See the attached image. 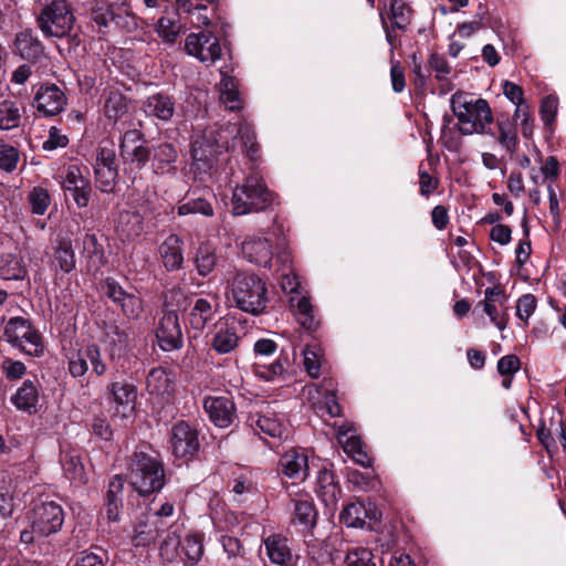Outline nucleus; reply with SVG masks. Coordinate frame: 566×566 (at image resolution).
<instances>
[{
  "label": "nucleus",
  "mask_w": 566,
  "mask_h": 566,
  "mask_svg": "<svg viewBox=\"0 0 566 566\" xmlns=\"http://www.w3.org/2000/svg\"><path fill=\"white\" fill-rule=\"evenodd\" d=\"M310 556L308 564H317L322 566L331 565V554L327 545L323 541L314 539L307 543Z\"/></svg>",
  "instance_id": "6e6d98bb"
},
{
  "label": "nucleus",
  "mask_w": 566,
  "mask_h": 566,
  "mask_svg": "<svg viewBox=\"0 0 566 566\" xmlns=\"http://www.w3.org/2000/svg\"><path fill=\"white\" fill-rule=\"evenodd\" d=\"M105 115L117 119L127 112V98L118 92H111L104 104Z\"/></svg>",
  "instance_id": "603ef678"
},
{
  "label": "nucleus",
  "mask_w": 566,
  "mask_h": 566,
  "mask_svg": "<svg viewBox=\"0 0 566 566\" xmlns=\"http://www.w3.org/2000/svg\"><path fill=\"white\" fill-rule=\"evenodd\" d=\"M11 402L21 411L35 412L39 402L38 381L25 379L11 397Z\"/></svg>",
  "instance_id": "72a5a7b5"
},
{
  "label": "nucleus",
  "mask_w": 566,
  "mask_h": 566,
  "mask_svg": "<svg viewBox=\"0 0 566 566\" xmlns=\"http://www.w3.org/2000/svg\"><path fill=\"white\" fill-rule=\"evenodd\" d=\"M115 231L123 242L135 240L144 231L143 217L138 212L122 211Z\"/></svg>",
  "instance_id": "473e14b6"
},
{
  "label": "nucleus",
  "mask_w": 566,
  "mask_h": 566,
  "mask_svg": "<svg viewBox=\"0 0 566 566\" xmlns=\"http://www.w3.org/2000/svg\"><path fill=\"white\" fill-rule=\"evenodd\" d=\"M266 555L273 564L280 566H294L296 558L292 553L289 541L277 535L269 536L264 541Z\"/></svg>",
  "instance_id": "7c9ffc66"
},
{
  "label": "nucleus",
  "mask_w": 566,
  "mask_h": 566,
  "mask_svg": "<svg viewBox=\"0 0 566 566\" xmlns=\"http://www.w3.org/2000/svg\"><path fill=\"white\" fill-rule=\"evenodd\" d=\"M280 467L289 479L304 481L308 475V457L304 450L292 448L281 457Z\"/></svg>",
  "instance_id": "412c9836"
},
{
  "label": "nucleus",
  "mask_w": 566,
  "mask_h": 566,
  "mask_svg": "<svg viewBox=\"0 0 566 566\" xmlns=\"http://www.w3.org/2000/svg\"><path fill=\"white\" fill-rule=\"evenodd\" d=\"M69 144V137L64 135L60 128L52 126L49 129L48 139L43 143L42 148L44 150H55L57 148H64Z\"/></svg>",
  "instance_id": "680f3d73"
},
{
  "label": "nucleus",
  "mask_w": 566,
  "mask_h": 566,
  "mask_svg": "<svg viewBox=\"0 0 566 566\" xmlns=\"http://www.w3.org/2000/svg\"><path fill=\"white\" fill-rule=\"evenodd\" d=\"M143 133L138 129H129L124 133L119 144V155L126 164H134L138 168L145 167L150 160L151 150L143 144Z\"/></svg>",
  "instance_id": "4468645a"
},
{
  "label": "nucleus",
  "mask_w": 566,
  "mask_h": 566,
  "mask_svg": "<svg viewBox=\"0 0 566 566\" xmlns=\"http://www.w3.org/2000/svg\"><path fill=\"white\" fill-rule=\"evenodd\" d=\"M202 214L205 217L213 216V208L211 203L202 198L189 199L188 201L179 205L178 214L187 216V214Z\"/></svg>",
  "instance_id": "864d4df0"
},
{
  "label": "nucleus",
  "mask_w": 566,
  "mask_h": 566,
  "mask_svg": "<svg viewBox=\"0 0 566 566\" xmlns=\"http://www.w3.org/2000/svg\"><path fill=\"white\" fill-rule=\"evenodd\" d=\"M170 447L177 459L191 460L199 450L197 430L185 421L174 424L170 432Z\"/></svg>",
  "instance_id": "f8f14e48"
},
{
  "label": "nucleus",
  "mask_w": 566,
  "mask_h": 566,
  "mask_svg": "<svg viewBox=\"0 0 566 566\" xmlns=\"http://www.w3.org/2000/svg\"><path fill=\"white\" fill-rule=\"evenodd\" d=\"M4 336L9 343L28 355L39 356L43 352L41 335L23 317L10 318L4 328Z\"/></svg>",
  "instance_id": "423d86ee"
},
{
  "label": "nucleus",
  "mask_w": 566,
  "mask_h": 566,
  "mask_svg": "<svg viewBox=\"0 0 566 566\" xmlns=\"http://www.w3.org/2000/svg\"><path fill=\"white\" fill-rule=\"evenodd\" d=\"M20 161V151L17 147L0 139V170L13 172Z\"/></svg>",
  "instance_id": "3c124183"
},
{
  "label": "nucleus",
  "mask_w": 566,
  "mask_h": 566,
  "mask_svg": "<svg viewBox=\"0 0 566 566\" xmlns=\"http://www.w3.org/2000/svg\"><path fill=\"white\" fill-rule=\"evenodd\" d=\"M303 356H304V366H305L307 374L313 378H317L319 375V368H321V358H319L318 353L314 349L306 347L303 350Z\"/></svg>",
  "instance_id": "e2e57ef3"
},
{
  "label": "nucleus",
  "mask_w": 566,
  "mask_h": 566,
  "mask_svg": "<svg viewBox=\"0 0 566 566\" xmlns=\"http://www.w3.org/2000/svg\"><path fill=\"white\" fill-rule=\"evenodd\" d=\"M373 553L367 548H354L346 555V566H376Z\"/></svg>",
  "instance_id": "052dcab7"
},
{
  "label": "nucleus",
  "mask_w": 566,
  "mask_h": 566,
  "mask_svg": "<svg viewBox=\"0 0 566 566\" xmlns=\"http://www.w3.org/2000/svg\"><path fill=\"white\" fill-rule=\"evenodd\" d=\"M103 335L111 345L123 348L127 346L128 333L126 324L116 319L106 322L103 327Z\"/></svg>",
  "instance_id": "49530a36"
},
{
  "label": "nucleus",
  "mask_w": 566,
  "mask_h": 566,
  "mask_svg": "<svg viewBox=\"0 0 566 566\" xmlns=\"http://www.w3.org/2000/svg\"><path fill=\"white\" fill-rule=\"evenodd\" d=\"M339 518L348 527L363 528L365 526L371 527V522H376L378 515L376 510L367 507L361 502H356L344 507Z\"/></svg>",
  "instance_id": "bb28decb"
},
{
  "label": "nucleus",
  "mask_w": 566,
  "mask_h": 566,
  "mask_svg": "<svg viewBox=\"0 0 566 566\" xmlns=\"http://www.w3.org/2000/svg\"><path fill=\"white\" fill-rule=\"evenodd\" d=\"M27 265L20 253H2L0 256V277L3 280H24Z\"/></svg>",
  "instance_id": "4c0bfd02"
},
{
  "label": "nucleus",
  "mask_w": 566,
  "mask_h": 566,
  "mask_svg": "<svg viewBox=\"0 0 566 566\" xmlns=\"http://www.w3.org/2000/svg\"><path fill=\"white\" fill-rule=\"evenodd\" d=\"M150 150L151 170L155 175H176V161L178 159V150L174 144L163 142L153 146Z\"/></svg>",
  "instance_id": "f3484780"
},
{
  "label": "nucleus",
  "mask_w": 566,
  "mask_h": 566,
  "mask_svg": "<svg viewBox=\"0 0 566 566\" xmlns=\"http://www.w3.org/2000/svg\"><path fill=\"white\" fill-rule=\"evenodd\" d=\"M160 530L161 526L159 522H157V515L151 513L143 514L135 525L134 541L136 542V546H145L155 541Z\"/></svg>",
  "instance_id": "ea45409f"
},
{
  "label": "nucleus",
  "mask_w": 566,
  "mask_h": 566,
  "mask_svg": "<svg viewBox=\"0 0 566 566\" xmlns=\"http://www.w3.org/2000/svg\"><path fill=\"white\" fill-rule=\"evenodd\" d=\"M220 82L218 84L219 99L228 111L237 112L243 107V97L238 87V81L228 71L220 70Z\"/></svg>",
  "instance_id": "cd10ccee"
},
{
  "label": "nucleus",
  "mask_w": 566,
  "mask_h": 566,
  "mask_svg": "<svg viewBox=\"0 0 566 566\" xmlns=\"http://www.w3.org/2000/svg\"><path fill=\"white\" fill-rule=\"evenodd\" d=\"M14 48L23 60L39 62L44 57V48L38 38H15Z\"/></svg>",
  "instance_id": "c03bdc74"
},
{
  "label": "nucleus",
  "mask_w": 566,
  "mask_h": 566,
  "mask_svg": "<svg viewBox=\"0 0 566 566\" xmlns=\"http://www.w3.org/2000/svg\"><path fill=\"white\" fill-rule=\"evenodd\" d=\"M14 509L13 494L9 486L0 485V518L11 516Z\"/></svg>",
  "instance_id": "69168bd1"
},
{
  "label": "nucleus",
  "mask_w": 566,
  "mask_h": 566,
  "mask_svg": "<svg viewBox=\"0 0 566 566\" xmlns=\"http://www.w3.org/2000/svg\"><path fill=\"white\" fill-rule=\"evenodd\" d=\"M158 253L167 271L172 272L182 269L185 262L184 241L179 235L169 234L159 245Z\"/></svg>",
  "instance_id": "b1692460"
},
{
  "label": "nucleus",
  "mask_w": 566,
  "mask_h": 566,
  "mask_svg": "<svg viewBox=\"0 0 566 566\" xmlns=\"http://www.w3.org/2000/svg\"><path fill=\"white\" fill-rule=\"evenodd\" d=\"M96 187L105 193L112 192L118 177V166L94 167Z\"/></svg>",
  "instance_id": "8fccbe9b"
},
{
  "label": "nucleus",
  "mask_w": 566,
  "mask_h": 566,
  "mask_svg": "<svg viewBox=\"0 0 566 566\" xmlns=\"http://www.w3.org/2000/svg\"><path fill=\"white\" fill-rule=\"evenodd\" d=\"M75 254L70 240H60L54 251L53 264L63 273L75 269Z\"/></svg>",
  "instance_id": "a18cd8bd"
},
{
  "label": "nucleus",
  "mask_w": 566,
  "mask_h": 566,
  "mask_svg": "<svg viewBox=\"0 0 566 566\" xmlns=\"http://www.w3.org/2000/svg\"><path fill=\"white\" fill-rule=\"evenodd\" d=\"M451 107L462 135L485 134L495 136V133L490 129L493 115L485 99L455 93L451 97Z\"/></svg>",
  "instance_id": "7ed1b4c3"
},
{
  "label": "nucleus",
  "mask_w": 566,
  "mask_h": 566,
  "mask_svg": "<svg viewBox=\"0 0 566 566\" xmlns=\"http://www.w3.org/2000/svg\"><path fill=\"white\" fill-rule=\"evenodd\" d=\"M99 166H117L114 142L105 139L99 143L94 167Z\"/></svg>",
  "instance_id": "4d7b16f0"
},
{
  "label": "nucleus",
  "mask_w": 566,
  "mask_h": 566,
  "mask_svg": "<svg viewBox=\"0 0 566 566\" xmlns=\"http://www.w3.org/2000/svg\"><path fill=\"white\" fill-rule=\"evenodd\" d=\"M60 461L64 475L72 483L85 484L87 482V475L78 450H62Z\"/></svg>",
  "instance_id": "2f4dec72"
},
{
  "label": "nucleus",
  "mask_w": 566,
  "mask_h": 566,
  "mask_svg": "<svg viewBox=\"0 0 566 566\" xmlns=\"http://www.w3.org/2000/svg\"><path fill=\"white\" fill-rule=\"evenodd\" d=\"M146 387L150 395L165 396L174 390V380L166 369L157 367L148 373Z\"/></svg>",
  "instance_id": "37998d69"
},
{
  "label": "nucleus",
  "mask_w": 566,
  "mask_h": 566,
  "mask_svg": "<svg viewBox=\"0 0 566 566\" xmlns=\"http://www.w3.org/2000/svg\"><path fill=\"white\" fill-rule=\"evenodd\" d=\"M156 337L163 350L170 352L182 347V332L176 312H166L158 324Z\"/></svg>",
  "instance_id": "dca6fc26"
},
{
  "label": "nucleus",
  "mask_w": 566,
  "mask_h": 566,
  "mask_svg": "<svg viewBox=\"0 0 566 566\" xmlns=\"http://www.w3.org/2000/svg\"><path fill=\"white\" fill-rule=\"evenodd\" d=\"M21 122V113L18 104L4 99L0 103V129L10 130L17 128Z\"/></svg>",
  "instance_id": "de8ad7c7"
},
{
  "label": "nucleus",
  "mask_w": 566,
  "mask_h": 566,
  "mask_svg": "<svg viewBox=\"0 0 566 566\" xmlns=\"http://www.w3.org/2000/svg\"><path fill=\"white\" fill-rule=\"evenodd\" d=\"M38 21L45 35H69L74 17L65 0H55L42 11Z\"/></svg>",
  "instance_id": "6e6552de"
},
{
  "label": "nucleus",
  "mask_w": 566,
  "mask_h": 566,
  "mask_svg": "<svg viewBox=\"0 0 566 566\" xmlns=\"http://www.w3.org/2000/svg\"><path fill=\"white\" fill-rule=\"evenodd\" d=\"M224 296L232 307L254 316L264 313L269 302L265 282L250 271L229 272Z\"/></svg>",
  "instance_id": "f03ea898"
},
{
  "label": "nucleus",
  "mask_w": 566,
  "mask_h": 566,
  "mask_svg": "<svg viewBox=\"0 0 566 566\" xmlns=\"http://www.w3.org/2000/svg\"><path fill=\"white\" fill-rule=\"evenodd\" d=\"M251 428L262 440H266V437L280 439L285 431L281 419L272 412L259 415L256 419L252 417Z\"/></svg>",
  "instance_id": "e433bc0d"
},
{
  "label": "nucleus",
  "mask_w": 566,
  "mask_h": 566,
  "mask_svg": "<svg viewBox=\"0 0 566 566\" xmlns=\"http://www.w3.org/2000/svg\"><path fill=\"white\" fill-rule=\"evenodd\" d=\"M275 201L274 193L268 188L263 178L258 174L245 177L240 186L232 192V213L245 216L253 212L264 211Z\"/></svg>",
  "instance_id": "39448f33"
},
{
  "label": "nucleus",
  "mask_w": 566,
  "mask_h": 566,
  "mask_svg": "<svg viewBox=\"0 0 566 566\" xmlns=\"http://www.w3.org/2000/svg\"><path fill=\"white\" fill-rule=\"evenodd\" d=\"M185 49L200 62L214 63L222 53L219 38H186Z\"/></svg>",
  "instance_id": "4be33fe9"
},
{
  "label": "nucleus",
  "mask_w": 566,
  "mask_h": 566,
  "mask_svg": "<svg viewBox=\"0 0 566 566\" xmlns=\"http://www.w3.org/2000/svg\"><path fill=\"white\" fill-rule=\"evenodd\" d=\"M90 369L97 377L104 376L108 369L96 344L81 347L69 358V373L72 377L82 378Z\"/></svg>",
  "instance_id": "0eeeda50"
},
{
  "label": "nucleus",
  "mask_w": 566,
  "mask_h": 566,
  "mask_svg": "<svg viewBox=\"0 0 566 566\" xmlns=\"http://www.w3.org/2000/svg\"><path fill=\"white\" fill-rule=\"evenodd\" d=\"M62 188L70 193L78 208L88 206L92 186L91 181L83 175L76 165H70L62 181Z\"/></svg>",
  "instance_id": "2eb2a0df"
},
{
  "label": "nucleus",
  "mask_w": 566,
  "mask_h": 566,
  "mask_svg": "<svg viewBox=\"0 0 566 566\" xmlns=\"http://www.w3.org/2000/svg\"><path fill=\"white\" fill-rule=\"evenodd\" d=\"M104 556L105 553L103 551L99 553L82 552L76 557L75 564L73 566H105Z\"/></svg>",
  "instance_id": "774afa93"
},
{
  "label": "nucleus",
  "mask_w": 566,
  "mask_h": 566,
  "mask_svg": "<svg viewBox=\"0 0 566 566\" xmlns=\"http://www.w3.org/2000/svg\"><path fill=\"white\" fill-rule=\"evenodd\" d=\"M94 22L97 24L98 29L96 32L105 33V32H126L132 33L135 31L137 23L135 17L125 12L115 13L114 11H107L104 13H96L94 15Z\"/></svg>",
  "instance_id": "5701e85b"
},
{
  "label": "nucleus",
  "mask_w": 566,
  "mask_h": 566,
  "mask_svg": "<svg viewBox=\"0 0 566 566\" xmlns=\"http://www.w3.org/2000/svg\"><path fill=\"white\" fill-rule=\"evenodd\" d=\"M506 302L507 295L504 289L501 285L491 286L485 289L484 298L475 305L474 311L482 308L491 323L500 331H504L509 323Z\"/></svg>",
  "instance_id": "9b49d317"
},
{
  "label": "nucleus",
  "mask_w": 566,
  "mask_h": 566,
  "mask_svg": "<svg viewBox=\"0 0 566 566\" xmlns=\"http://www.w3.org/2000/svg\"><path fill=\"white\" fill-rule=\"evenodd\" d=\"M412 10L405 0H392L390 6V21L397 30L406 31L410 23Z\"/></svg>",
  "instance_id": "09e8293b"
},
{
  "label": "nucleus",
  "mask_w": 566,
  "mask_h": 566,
  "mask_svg": "<svg viewBox=\"0 0 566 566\" xmlns=\"http://www.w3.org/2000/svg\"><path fill=\"white\" fill-rule=\"evenodd\" d=\"M243 256L251 263L269 266L274 255L272 245L266 238L251 235L241 243Z\"/></svg>",
  "instance_id": "aec40b11"
},
{
  "label": "nucleus",
  "mask_w": 566,
  "mask_h": 566,
  "mask_svg": "<svg viewBox=\"0 0 566 566\" xmlns=\"http://www.w3.org/2000/svg\"><path fill=\"white\" fill-rule=\"evenodd\" d=\"M28 200L32 213L38 216L44 214L51 203L49 191L42 187H34L30 191Z\"/></svg>",
  "instance_id": "5fc2aeb1"
},
{
  "label": "nucleus",
  "mask_w": 566,
  "mask_h": 566,
  "mask_svg": "<svg viewBox=\"0 0 566 566\" xmlns=\"http://www.w3.org/2000/svg\"><path fill=\"white\" fill-rule=\"evenodd\" d=\"M536 298L533 294L522 295L516 303V316L524 325L528 324L530 317L536 310Z\"/></svg>",
  "instance_id": "bf43d9fd"
},
{
  "label": "nucleus",
  "mask_w": 566,
  "mask_h": 566,
  "mask_svg": "<svg viewBox=\"0 0 566 566\" xmlns=\"http://www.w3.org/2000/svg\"><path fill=\"white\" fill-rule=\"evenodd\" d=\"M67 97L62 88L53 83H44L36 90L33 106L44 117H52L64 111Z\"/></svg>",
  "instance_id": "ddd939ff"
},
{
  "label": "nucleus",
  "mask_w": 566,
  "mask_h": 566,
  "mask_svg": "<svg viewBox=\"0 0 566 566\" xmlns=\"http://www.w3.org/2000/svg\"><path fill=\"white\" fill-rule=\"evenodd\" d=\"M64 522L62 506L54 502H42L34 506L31 515V526L39 537H45L59 532Z\"/></svg>",
  "instance_id": "9d476101"
},
{
  "label": "nucleus",
  "mask_w": 566,
  "mask_h": 566,
  "mask_svg": "<svg viewBox=\"0 0 566 566\" xmlns=\"http://www.w3.org/2000/svg\"><path fill=\"white\" fill-rule=\"evenodd\" d=\"M175 106L176 103L171 96L164 93H157L148 96L145 99L143 109L149 117H154L163 122H168L175 114Z\"/></svg>",
  "instance_id": "c85d7f7f"
},
{
  "label": "nucleus",
  "mask_w": 566,
  "mask_h": 566,
  "mask_svg": "<svg viewBox=\"0 0 566 566\" xmlns=\"http://www.w3.org/2000/svg\"><path fill=\"white\" fill-rule=\"evenodd\" d=\"M147 449L137 448L127 462L129 483L143 496L160 491L165 484L164 467Z\"/></svg>",
  "instance_id": "20e7f679"
},
{
  "label": "nucleus",
  "mask_w": 566,
  "mask_h": 566,
  "mask_svg": "<svg viewBox=\"0 0 566 566\" xmlns=\"http://www.w3.org/2000/svg\"><path fill=\"white\" fill-rule=\"evenodd\" d=\"M197 273L206 277L213 272L218 264L217 249L209 242L201 243L193 256Z\"/></svg>",
  "instance_id": "79ce46f5"
},
{
  "label": "nucleus",
  "mask_w": 566,
  "mask_h": 566,
  "mask_svg": "<svg viewBox=\"0 0 566 566\" xmlns=\"http://www.w3.org/2000/svg\"><path fill=\"white\" fill-rule=\"evenodd\" d=\"M237 150L255 160V134L247 123L228 124L219 130L197 137L191 144V156L198 168H210L216 155Z\"/></svg>",
  "instance_id": "f257e3e1"
},
{
  "label": "nucleus",
  "mask_w": 566,
  "mask_h": 566,
  "mask_svg": "<svg viewBox=\"0 0 566 566\" xmlns=\"http://www.w3.org/2000/svg\"><path fill=\"white\" fill-rule=\"evenodd\" d=\"M429 65L430 69L434 71V76L438 81L447 80L451 72V67L447 60L439 54H431Z\"/></svg>",
  "instance_id": "0e129e2a"
},
{
  "label": "nucleus",
  "mask_w": 566,
  "mask_h": 566,
  "mask_svg": "<svg viewBox=\"0 0 566 566\" xmlns=\"http://www.w3.org/2000/svg\"><path fill=\"white\" fill-rule=\"evenodd\" d=\"M316 493L327 507L331 510L336 507L340 489L331 470L323 469L318 472Z\"/></svg>",
  "instance_id": "c9c22d12"
},
{
  "label": "nucleus",
  "mask_w": 566,
  "mask_h": 566,
  "mask_svg": "<svg viewBox=\"0 0 566 566\" xmlns=\"http://www.w3.org/2000/svg\"><path fill=\"white\" fill-rule=\"evenodd\" d=\"M497 126H499L497 142L509 153L513 154L516 149L517 142H518L515 128H513L510 124H504V123H497Z\"/></svg>",
  "instance_id": "13d9d810"
},
{
  "label": "nucleus",
  "mask_w": 566,
  "mask_h": 566,
  "mask_svg": "<svg viewBox=\"0 0 566 566\" xmlns=\"http://www.w3.org/2000/svg\"><path fill=\"white\" fill-rule=\"evenodd\" d=\"M102 291L128 319L139 318L144 311V304L138 292L126 291L112 277H107L103 282Z\"/></svg>",
  "instance_id": "1a4fd4ad"
},
{
  "label": "nucleus",
  "mask_w": 566,
  "mask_h": 566,
  "mask_svg": "<svg viewBox=\"0 0 566 566\" xmlns=\"http://www.w3.org/2000/svg\"><path fill=\"white\" fill-rule=\"evenodd\" d=\"M239 339L237 327L220 321L214 326L210 345L218 354H229L238 347Z\"/></svg>",
  "instance_id": "c756f323"
},
{
  "label": "nucleus",
  "mask_w": 566,
  "mask_h": 566,
  "mask_svg": "<svg viewBox=\"0 0 566 566\" xmlns=\"http://www.w3.org/2000/svg\"><path fill=\"white\" fill-rule=\"evenodd\" d=\"M291 367L287 354L281 352L280 355L271 363L265 360H256L253 364L255 376L265 381H282L286 379V374Z\"/></svg>",
  "instance_id": "393cba45"
},
{
  "label": "nucleus",
  "mask_w": 566,
  "mask_h": 566,
  "mask_svg": "<svg viewBox=\"0 0 566 566\" xmlns=\"http://www.w3.org/2000/svg\"><path fill=\"white\" fill-rule=\"evenodd\" d=\"M294 512L292 523L298 525L302 531H310L316 525L317 512L310 499L293 500Z\"/></svg>",
  "instance_id": "a19ab883"
},
{
  "label": "nucleus",
  "mask_w": 566,
  "mask_h": 566,
  "mask_svg": "<svg viewBox=\"0 0 566 566\" xmlns=\"http://www.w3.org/2000/svg\"><path fill=\"white\" fill-rule=\"evenodd\" d=\"M349 431V429L343 427L338 430V440L343 444L344 451L350 455L356 463L363 467L370 465V458L364 450L360 438L348 434Z\"/></svg>",
  "instance_id": "58836bf2"
},
{
  "label": "nucleus",
  "mask_w": 566,
  "mask_h": 566,
  "mask_svg": "<svg viewBox=\"0 0 566 566\" xmlns=\"http://www.w3.org/2000/svg\"><path fill=\"white\" fill-rule=\"evenodd\" d=\"M291 308L297 322L307 331H315L319 325L315 308L310 298L304 295H297L290 298Z\"/></svg>",
  "instance_id": "f704fd0d"
},
{
  "label": "nucleus",
  "mask_w": 566,
  "mask_h": 566,
  "mask_svg": "<svg viewBox=\"0 0 566 566\" xmlns=\"http://www.w3.org/2000/svg\"><path fill=\"white\" fill-rule=\"evenodd\" d=\"M218 308L219 302L217 295L195 298L188 314L191 328L202 331L214 318Z\"/></svg>",
  "instance_id": "6ab92c4d"
},
{
  "label": "nucleus",
  "mask_w": 566,
  "mask_h": 566,
  "mask_svg": "<svg viewBox=\"0 0 566 566\" xmlns=\"http://www.w3.org/2000/svg\"><path fill=\"white\" fill-rule=\"evenodd\" d=\"M203 408L210 420L220 428L229 427L235 418V406L232 399L226 396L207 397Z\"/></svg>",
  "instance_id": "a211bd4d"
},
{
  "label": "nucleus",
  "mask_w": 566,
  "mask_h": 566,
  "mask_svg": "<svg viewBox=\"0 0 566 566\" xmlns=\"http://www.w3.org/2000/svg\"><path fill=\"white\" fill-rule=\"evenodd\" d=\"M277 349V345L274 340L269 338H262L255 342L254 344V354L256 356V360H265L268 357L273 355Z\"/></svg>",
  "instance_id": "338daca9"
},
{
  "label": "nucleus",
  "mask_w": 566,
  "mask_h": 566,
  "mask_svg": "<svg viewBox=\"0 0 566 566\" xmlns=\"http://www.w3.org/2000/svg\"><path fill=\"white\" fill-rule=\"evenodd\" d=\"M107 391L111 395V401L116 405V413L126 417L127 411L134 410L137 391L133 384L112 381L107 385Z\"/></svg>",
  "instance_id": "a878e982"
}]
</instances>
